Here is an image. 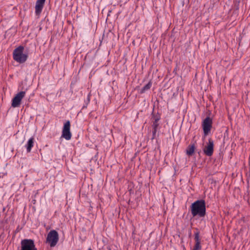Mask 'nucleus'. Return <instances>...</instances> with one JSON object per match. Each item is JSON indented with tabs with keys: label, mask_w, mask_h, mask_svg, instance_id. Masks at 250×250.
I'll return each instance as SVG.
<instances>
[{
	"label": "nucleus",
	"mask_w": 250,
	"mask_h": 250,
	"mask_svg": "<svg viewBox=\"0 0 250 250\" xmlns=\"http://www.w3.org/2000/svg\"><path fill=\"white\" fill-rule=\"evenodd\" d=\"M23 46L21 45L15 48L13 52V59L20 63L25 62L28 58V55L23 53Z\"/></svg>",
	"instance_id": "f03ea898"
},
{
	"label": "nucleus",
	"mask_w": 250,
	"mask_h": 250,
	"mask_svg": "<svg viewBox=\"0 0 250 250\" xmlns=\"http://www.w3.org/2000/svg\"><path fill=\"white\" fill-rule=\"evenodd\" d=\"M59 234L55 230H51L47 234L46 243L49 244L51 247H55L59 241Z\"/></svg>",
	"instance_id": "7ed1b4c3"
},
{
	"label": "nucleus",
	"mask_w": 250,
	"mask_h": 250,
	"mask_svg": "<svg viewBox=\"0 0 250 250\" xmlns=\"http://www.w3.org/2000/svg\"><path fill=\"white\" fill-rule=\"evenodd\" d=\"M191 214L193 217L198 216L202 218L206 214V203L204 200H198L190 206Z\"/></svg>",
	"instance_id": "f257e3e1"
},
{
	"label": "nucleus",
	"mask_w": 250,
	"mask_h": 250,
	"mask_svg": "<svg viewBox=\"0 0 250 250\" xmlns=\"http://www.w3.org/2000/svg\"><path fill=\"white\" fill-rule=\"evenodd\" d=\"M161 119V115L159 113L155 114L154 111L152 113V128H158L159 124L158 122Z\"/></svg>",
	"instance_id": "1a4fd4ad"
},
{
	"label": "nucleus",
	"mask_w": 250,
	"mask_h": 250,
	"mask_svg": "<svg viewBox=\"0 0 250 250\" xmlns=\"http://www.w3.org/2000/svg\"><path fill=\"white\" fill-rule=\"evenodd\" d=\"M195 146L194 144L188 146L186 149L187 154L188 156H192L195 150Z\"/></svg>",
	"instance_id": "f8f14e48"
},
{
	"label": "nucleus",
	"mask_w": 250,
	"mask_h": 250,
	"mask_svg": "<svg viewBox=\"0 0 250 250\" xmlns=\"http://www.w3.org/2000/svg\"><path fill=\"white\" fill-rule=\"evenodd\" d=\"M214 143L213 140L210 138L208 139V143L203 149L204 153L208 156H211L213 153Z\"/></svg>",
	"instance_id": "6e6552de"
},
{
	"label": "nucleus",
	"mask_w": 250,
	"mask_h": 250,
	"mask_svg": "<svg viewBox=\"0 0 250 250\" xmlns=\"http://www.w3.org/2000/svg\"><path fill=\"white\" fill-rule=\"evenodd\" d=\"M25 95V91H21L16 95L12 100L11 105L13 107H19L21 100Z\"/></svg>",
	"instance_id": "0eeeda50"
},
{
	"label": "nucleus",
	"mask_w": 250,
	"mask_h": 250,
	"mask_svg": "<svg viewBox=\"0 0 250 250\" xmlns=\"http://www.w3.org/2000/svg\"><path fill=\"white\" fill-rule=\"evenodd\" d=\"M90 100V94L89 93L87 95L86 100L85 101V103H86V105H87V104L89 103Z\"/></svg>",
	"instance_id": "f3484780"
},
{
	"label": "nucleus",
	"mask_w": 250,
	"mask_h": 250,
	"mask_svg": "<svg viewBox=\"0 0 250 250\" xmlns=\"http://www.w3.org/2000/svg\"><path fill=\"white\" fill-rule=\"evenodd\" d=\"M152 85V83L151 82H149L146 84L141 89L140 93H144L146 90L149 89Z\"/></svg>",
	"instance_id": "ddd939ff"
},
{
	"label": "nucleus",
	"mask_w": 250,
	"mask_h": 250,
	"mask_svg": "<svg viewBox=\"0 0 250 250\" xmlns=\"http://www.w3.org/2000/svg\"><path fill=\"white\" fill-rule=\"evenodd\" d=\"M21 250H37L32 239H25L21 241Z\"/></svg>",
	"instance_id": "39448f33"
},
{
	"label": "nucleus",
	"mask_w": 250,
	"mask_h": 250,
	"mask_svg": "<svg viewBox=\"0 0 250 250\" xmlns=\"http://www.w3.org/2000/svg\"><path fill=\"white\" fill-rule=\"evenodd\" d=\"M212 125V119L208 116L203 121L202 126L204 132V136H207L211 131Z\"/></svg>",
	"instance_id": "20e7f679"
},
{
	"label": "nucleus",
	"mask_w": 250,
	"mask_h": 250,
	"mask_svg": "<svg viewBox=\"0 0 250 250\" xmlns=\"http://www.w3.org/2000/svg\"><path fill=\"white\" fill-rule=\"evenodd\" d=\"M34 138L33 137H31L28 140V141L27 142V144L25 146L27 153H29L31 152L32 148L34 146Z\"/></svg>",
	"instance_id": "9b49d317"
},
{
	"label": "nucleus",
	"mask_w": 250,
	"mask_h": 250,
	"mask_svg": "<svg viewBox=\"0 0 250 250\" xmlns=\"http://www.w3.org/2000/svg\"><path fill=\"white\" fill-rule=\"evenodd\" d=\"M45 0H37L35 5V13L40 15L42 12Z\"/></svg>",
	"instance_id": "9d476101"
},
{
	"label": "nucleus",
	"mask_w": 250,
	"mask_h": 250,
	"mask_svg": "<svg viewBox=\"0 0 250 250\" xmlns=\"http://www.w3.org/2000/svg\"><path fill=\"white\" fill-rule=\"evenodd\" d=\"M196 229V232H195L194 233V240H195V243L200 242V239L199 238L200 232L197 229Z\"/></svg>",
	"instance_id": "4468645a"
},
{
	"label": "nucleus",
	"mask_w": 250,
	"mask_h": 250,
	"mask_svg": "<svg viewBox=\"0 0 250 250\" xmlns=\"http://www.w3.org/2000/svg\"><path fill=\"white\" fill-rule=\"evenodd\" d=\"M71 133L70 132V122L67 121L63 125L62 131V137L66 140H69L71 138Z\"/></svg>",
	"instance_id": "423d86ee"
},
{
	"label": "nucleus",
	"mask_w": 250,
	"mask_h": 250,
	"mask_svg": "<svg viewBox=\"0 0 250 250\" xmlns=\"http://www.w3.org/2000/svg\"><path fill=\"white\" fill-rule=\"evenodd\" d=\"M157 129L158 128H152V136L151 138L152 140H154L155 138Z\"/></svg>",
	"instance_id": "dca6fc26"
},
{
	"label": "nucleus",
	"mask_w": 250,
	"mask_h": 250,
	"mask_svg": "<svg viewBox=\"0 0 250 250\" xmlns=\"http://www.w3.org/2000/svg\"><path fill=\"white\" fill-rule=\"evenodd\" d=\"M201 249V246L200 242L195 243V245L192 250H200Z\"/></svg>",
	"instance_id": "2eb2a0df"
}]
</instances>
